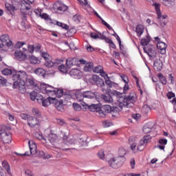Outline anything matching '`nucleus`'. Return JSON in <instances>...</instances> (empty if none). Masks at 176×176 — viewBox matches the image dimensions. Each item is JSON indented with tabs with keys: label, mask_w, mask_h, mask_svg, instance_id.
<instances>
[{
	"label": "nucleus",
	"mask_w": 176,
	"mask_h": 176,
	"mask_svg": "<svg viewBox=\"0 0 176 176\" xmlns=\"http://www.w3.org/2000/svg\"><path fill=\"white\" fill-rule=\"evenodd\" d=\"M131 140H133V138H130L129 140V142L131 144V149L132 151H135V148H137V143L133 142L131 144Z\"/></svg>",
	"instance_id": "nucleus-56"
},
{
	"label": "nucleus",
	"mask_w": 176,
	"mask_h": 176,
	"mask_svg": "<svg viewBox=\"0 0 176 176\" xmlns=\"http://www.w3.org/2000/svg\"><path fill=\"white\" fill-rule=\"evenodd\" d=\"M41 44H36L34 45V52H36V53H38V52L41 51Z\"/></svg>",
	"instance_id": "nucleus-63"
},
{
	"label": "nucleus",
	"mask_w": 176,
	"mask_h": 176,
	"mask_svg": "<svg viewBox=\"0 0 176 176\" xmlns=\"http://www.w3.org/2000/svg\"><path fill=\"white\" fill-rule=\"evenodd\" d=\"M41 56L44 58L45 63L44 65L47 67V68H52V67H54L56 65V64H60L61 60L56 59L55 62L52 61V56L46 52L44 51H40Z\"/></svg>",
	"instance_id": "nucleus-4"
},
{
	"label": "nucleus",
	"mask_w": 176,
	"mask_h": 176,
	"mask_svg": "<svg viewBox=\"0 0 176 176\" xmlns=\"http://www.w3.org/2000/svg\"><path fill=\"white\" fill-rule=\"evenodd\" d=\"M76 98L77 101H79L80 102L83 101V99L85 98V94L83 92H78L76 94Z\"/></svg>",
	"instance_id": "nucleus-35"
},
{
	"label": "nucleus",
	"mask_w": 176,
	"mask_h": 176,
	"mask_svg": "<svg viewBox=\"0 0 176 176\" xmlns=\"http://www.w3.org/2000/svg\"><path fill=\"white\" fill-rule=\"evenodd\" d=\"M85 98H89L93 100V98H97L98 96V92H93L91 91H83Z\"/></svg>",
	"instance_id": "nucleus-19"
},
{
	"label": "nucleus",
	"mask_w": 176,
	"mask_h": 176,
	"mask_svg": "<svg viewBox=\"0 0 176 176\" xmlns=\"http://www.w3.org/2000/svg\"><path fill=\"white\" fill-rule=\"evenodd\" d=\"M25 82H24L23 85H22L21 83H19V85L17 86V87H19V93H21V94H24V93H25L26 89H25Z\"/></svg>",
	"instance_id": "nucleus-34"
},
{
	"label": "nucleus",
	"mask_w": 176,
	"mask_h": 176,
	"mask_svg": "<svg viewBox=\"0 0 176 176\" xmlns=\"http://www.w3.org/2000/svg\"><path fill=\"white\" fill-rule=\"evenodd\" d=\"M40 16L41 17V19L46 20V21H52V19H50V17H49V15L46 13H43L42 14H40Z\"/></svg>",
	"instance_id": "nucleus-49"
},
{
	"label": "nucleus",
	"mask_w": 176,
	"mask_h": 176,
	"mask_svg": "<svg viewBox=\"0 0 176 176\" xmlns=\"http://www.w3.org/2000/svg\"><path fill=\"white\" fill-rule=\"evenodd\" d=\"M92 80H94V83L98 86V87H101L102 93H107V89L105 87V82L102 80V78H100V76L97 75H94L93 76Z\"/></svg>",
	"instance_id": "nucleus-10"
},
{
	"label": "nucleus",
	"mask_w": 176,
	"mask_h": 176,
	"mask_svg": "<svg viewBox=\"0 0 176 176\" xmlns=\"http://www.w3.org/2000/svg\"><path fill=\"white\" fill-rule=\"evenodd\" d=\"M79 60L76 58H69L66 60V65L68 68H72L74 65H78Z\"/></svg>",
	"instance_id": "nucleus-20"
},
{
	"label": "nucleus",
	"mask_w": 176,
	"mask_h": 176,
	"mask_svg": "<svg viewBox=\"0 0 176 176\" xmlns=\"http://www.w3.org/2000/svg\"><path fill=\"white\" fill-rule=\"evenodd\" d=\"M12 80H14L13 89H17L19 83L23 85L27 79V73L24 71L15 72L12 74Z\"/></svg>",
	"instance_id": "nucleus-2"
},
{
	"label": "nucleus",
	"mask_w": 176,
	"mask_h": 176,
	"mask_svg": "<svg viewBox=\"0 0 176 176\" xmlns=\"http://www.w3.org/2000/svg\"><path fill=\"white\" fill-rule=\"evenodd\" d=\"M105 80V84L109 86V87H112L113 82L109 80V77H107Z\"/></svg>",
	"instance_id": "nucleus-59"
},
{
	"label": "nucleus",
	"mask_w": 176,
	"mask_h": 176,
	"mask_svg": "<svg viewBox=\"0 0 176 176\" xmlns=\"http://www.w3.org/2000/svg\"><path fill=\"white\" fill-rule=\"evenodd\" d=\"M2 167L4 168L9 175L12 176V173L10 172V165H9V162H8V161L4 160L2 162Z\"/></svg>",
	"instance_id": "nucleus-30"
},
{
	"label": "nucleus",
	"mask_w": 176,
	"mask_h": 176,
	"mask_svg": "<svg viewBox=\"0 0 176 176\" xmlns=\"http://www.w3.org/2000/svg\"><path fill=\"white\" fill-rule=\"evenodd\" d=\"M54 8L60 12H67V10H68V6H65L64 3H60V2H56L55 3Z\"/></svg>",
	"instance_id": "nucleus-23"
},
{
	"label": "nucleus",
	"mask_w": 176,
	"mask_h": 176,
	"mask_svg": "<svg viewBox=\"0 0 176 176\" xmlns=\"http://www.w3.org/2000/svg\"><path fill=\"white\" fill-rule=\"evenodd\" d=\"M73 107L75 111H80V109H82V107H80V105L77 103H74Z\"/></svg>",
	"instance_id": "nucleus-64"
},
{
	"label": "nucleus",
	"mask_w": 176,
	"mask_h": 176,
	"mask_svg": "<svg viewBox=\"0 0 176 176\" xmlns=\"http://www.w3.org/2000/svg\"><path fill=\"white\" fill-rule=\"evenodd\" d=\"M34 74L38 76H42L45 79L46 78V70L42 67H38L34 70Z\"/></svg>",
	"instance_id": "nucleus-26"
},
{
	"label": "nucleus",
	"mask_w": 176,
	"mask_h": 176,
	"mask_svg": "<svg viewBox=\"0 0 176 176\" xmlns=\"http://www.w3.org/2000/svg\"><path fill=\"white\" fill-rule=\"evenodd\" d=\"M65 144H67V145H74L76 144V140L75 138L68 139L67 142H65Z\"/></svg>",
	"instance_id": "nucleus-57"
},
{
	"label": "nucleus",
	"mask_w": 176,
	"mask_h": 176,
	"mask_svg": "<svg viewBox=\"0 0 176 176\" xmlns=\"http://www.w3.org/2000/svg\"><path fill=\"white\" fill-rule=\"evenodd\" d=\"M25 84L26 86H35V79H34V77L27 75Z\"/></svg>",
	"instance_id": "nucleus-28"
},
{
	"label": "nucleus",
	"mask_w": 176,
	"mask_h": 176,
	"mask_svg": "<svg viewBox=\"0 0 176 176\" xmlns=\"http://www.w3.org/2000/svg\"><path fill=\"white\" fill-rule=\"evenodd\" d=\"M102 21V24H103V25H105V27H107V28H108V30H109V31H113V28H112L111 27V25L109 24H108V23H107L106 21H104V19H100Z\"/></svg>",
	"instance_id": "nucleus-55"
},
{
	"label": "nucleus",
	"mask_w": 176,
	"mask_h": 176,
	"mask_svg": "<svg viewBox=\"0 0 176 176\" xmlns=\"http://www.w3.org/2000/svg\"><path fill=\"white\" fill-rule=\"evenodd\" d=\"M0 135L4 144H10L12 142V133L8 131V127H0Z\"/></svg>",
	"instance_id": "nucleus-6"
},
{
	"label": "nucleus",
	"mask_w": 176,
	"mask_h": 176,
	"mask_svg": "<svg viewBox=\"0 0 176 176\" xmlns=\"http://www.w3.org/2000/svg\"><path fill=\"white\" fill-rule=\"evenodd\" d=\"M143 50L144 53H146L148 57H150V60H153L154 58H156L157 53L156 52V48H155V47H153V45L146 47H144L143 48Z\"/></svg>",
	"instance_id": "nucleus-11"
},
{
	"label": "nucleus",
	"mask_w": 176,
	"mask_h": 176,
	"mask_svg": "<svg viewBox=\"0 0 176 176\" xmlns=\"http://www.w3.org/2000/svg\"><path fill=\"white\" fill-rule=\"evenodd\" d=\"M60 133L62 134L63 142H67V141L69 140L68 135H67V133L63 131H60Z\"/></svg>",
	"instance_id": "nucleus-58"
},
{
	"label": "nucleus",
	"mask_w": 176,
	"mask_h": 176,
	"mask_svg": "<svg viewBox=\"0 0 176 176\" xmlns=\"http://www.w3.org/2000/svg\"><path fill=\"white\" fill-rule=\"evenodd\" d=\"M80 70L78 69H72L70 72V74L73 76H80Z\"/></svg>",
	"instance_id": "nucleus-42"
},
{
	"label": "nucleus",
	"mask_w": 176,
	"mask_h": 176,
	"mask_svg": "<svg viewBox=\"0 0 176 176\" xmlns=\"http://www.w3.org/2000/svg\"><path fill=\"white\" fill-rule=\"evenodd\" d=\"M174 2H175V0H163L162 3L164 5V6H173L174 5Z\"/></svg>",
	"instance_id": "nucleus-39"
},
{
	"label": "nucleus",
	"mask_w": 176,
	"mask_h": 176,
	"mask_svg": "<svg viewBox=\"0 0 176 176\" xmlns=\"http://www.w3.org/2000/svg\"><path fill=\"white\" fill-rule=\"evenodd\" d=\"M14 56L15 58H16V60H19V61H24V60L27 58V55L24 54L23 52L20 50H16L14 52Z\"/></svg>",
	"instance_id": "nucleus-18"
},
{
	"label": "nucleus",
	"mask_w": 176,
	"mask_h": 176,
	"mask_svg": "<svg viewBox=\"0 0 176 176\" xmlns=\"http://www.w3.org/2000/svg\"><path fill=\"white\" fill-rule=\"evenodd\" d=\"M40 99H37V102L38 104H42L43 107H49L50 104H53V101H54V98L48 97L47 98H44L43 96H40Z\"/></svg>",
	"instance_id": "nucleus-13"
},
{
	"label": "nucleus",
	"mask_w": 176,
	"mask_h": 176,
	"mask_svg": "<svg viewBox=\"0 0 176 176\" xmlns=\"http://www.w3.org/2000/svg\"><path fill=\"white\" fill-rule=\"evenodd\" d=\"M25 45V42H21V41H18L14 45L15 49H20V47H23Z\"/></svg>",
	"instance_id": "nucleus-53"
},
{
	"label": "nucleus",
	"mask_w": 176,
	"mask_h": 176,
	"mask_svg": "<svg viewBox=\"0 0 176 176\" xmlns=\"http://www.w3.org/2000/svg\"><path fill=\"white\" fill-rule=\"evenodd\" d=\"M82 107H85V108H88L89 111L91 112H96V115H99L100 113V106L96 104H91L88 105L85 102H82Z\"/></svg>",
	"instance_id": "nucleus-16"
},
{
	"label": "nucleus",
	"mask_w": 176,
	"mask_h": 176,
	"mask_svg": "<svg viewBox=\"0 0 176 176\" xmlns=\"http://www.w3.org/2000/svg\"><path fill=\"white\" fill-rule=\"evenodd\" d=\"M103 67L101 65H98L95 67L93 69L94 72H96V74H100V72H101V71H102Z\"/></svg>",
	"instance_id": "nucleus-54"
},
{
	"label": "nucleus",
	"mask_w": 176,
	"mask_h": 176,
	"mask_svg": "<svg viewBox=\"0 0 176 176\" xmlns=\"http://www.w3.org/2000/svg\"><path fill=\"white\" fill-rule=\"evenodd\" d=\"M167 140L166 139H160L159 140V144L157 145V148L159 149H161V151H164V148H166V145H167Z\"/></svg>",
	"instance_id": "nucleus-29"
},
{
	"label": "nucleus",
	"mask_w": 176,
	"mask_h": 176,
	"mask_svg": "<svg viewBox=\"0 0 176 176\" xmlns=\"http://www.w3.org/2000/svg\"><path fill=\"white\" fill-rule=\"evenodd\" d=\"M155 41L157 42V47L160 50L161 54H166V50L167 49V44L160 41L159 37H155Z\"/></svg>",
	"instance_id": "nucleus-14"
},
{
	"label": "nucleus",
	"mask_w": 176,
	"mask_h": 176,
	"mask_svg": "<svg viewBox=\"0 0 176 176\" xmlns=\"http://www.w3.org/2000/svg\"><path fill=\"white\" fill-rule=\"evenodd\" d=\"M152 137L149 135H144L142 139L140 141V144L138 146V151H140V152L144 151V148H145V146L149 141H151Z\"/></svg>",
	"instance_id": "nucleus-12"
},
{
	"label": "nucleus",
	"mask_w": 176,
	"mask_h": 176,
	"mask_svg": "<svg viewBox=\"0 0 176 176\" xmlns=\"http://www.w3.org/2000/svg\"><path fill=\"white\" fill-rule=\"evenodd\" d=\"M58 69L60 71V72H62V74H67V67H65V65H60V66H58Z\"/></svg>",
	"instance_id": "nucleus-48"
},
{
	"label": "nucleus",
	"mask_w": 176,
	"mask_h": 176,
	"mask_svg": "<svg viewBox=\"0 0 176 176\" xmlns=\"http://www.w3.org/2000/svg\"><path fill=\"white\" fill-rule=\"evenodd\" d=\"M151 131H152V126H149L148 124L143 126V133H144V134H149Z\"/></svg>",
	"instance_id": "nucleus-36"
},
{
	"label": "nucleus",
	"mask_w": 176,
	"mask_h": 176,
	"mask_svg": "<svg viewBox=\"0 0 176 176\" xmlns=\"http://www.w3.org/2000/svg\"><path fill=\"white\" fill-rule=\"evenodd\" d=\"M112 107L109 104H106L100 107L99 114H96L98 118H102V119L107 117V113H111L112 112Z\"/></svg>",
	"instance_id": "nucleus-8"
},
{
	"label": "nucleus",
	"mask_w": 176,
	"mask_h": 176,
	"mask_svg": "<svg viewBox=\"0 0 176 176\" xmlns=\"http://www.w3.org/2000/svg\"><path fill=\"white\" fill-rule=\"evenodd\" d=\"M32 113L36 118H39V116H41V111H39V109H32Z\"/></svg>",
	"instance_id": "nucleus-51"
},
{
	"label": "nucleus",
	"mask_w": 176,
	"mask_h": 176,
	"mask_svg": "<svg viewBox=\"0 0 176 176\" xmlns=\"http://www.w3.org/2000/svg\"><path fill=\"white\" fill-rule=\"evenodd\" d=\"M126 149L123 148H120L118 150V157H124V155H126Z\"/></svg>",
	"instance_id": "nucleus-44"
},
{
	"label": "nucleus",
	"mask_w": 176,
	"mask_h": 176,
	"mask_svg": "<svg viewBox=\"0 0 176 176\" xmlns=\"http://www.w3.org/2000/svg\"><path fill=\"white\" fill-rule=\"evenodd\" d=\"M1 72H2L3 75H6V76L12 75V69H8V68L3 69Z\"/></svg>",
	"instance_id": "nucleus-47"
},
{
	"label": "nucleus",
	"mask_w": 176,
	"mask_h": 176,
	"mask_svg": "<svg viewBox=\"0 0 176 176\" xmlns=\"http://www.w3.org/2000/svg\"><path fill=\"white\" fill-rule=\"evenodd\" d=\"M5 6H6V9L7 10L8 14H11V16H14V10H16V8L10 5V3H6Z\"/></svg>",
	"instance_id": "nucleus-25"
},
{
	"label": "nucleus",
	"mask_w": 176,
	"mask_h": 176,
	"mask_svg": "<svg viewBox=\"0 0 176 176\" xmlns=\"http://www.w3.org/2000/svg\"><path fill=\"white\" fill-rule=\"evenodd\" d=\"M47 140L52 145L56 146V144H57V135L51 132L47 137Z\"/></svg>",
	"instance_id": "nucleus-24"
},
{
	"label": "nucleus",
	"mask_w": 176,
	"mask_h": 176,
	"mask_svg": "<svg viewBox=\"0 0 176 176\" xmlns=\"http://www.w3.org/2000/svg\"><path fill=\"white\" fill-rule=\"evenodd\" d=\"M112 94L118 98V107L120 109H122L123 107H125V108H133V107H134V102H135V96H134V94H130L129 95L123 97L122 93L118 91H113Z\"/></svg>",
	"instance_id": "nucleus-1"
},
{
	"label": "nucleus",
	"mask_w": 176,
	"mask_h": 176,
	"mask_svg": "<svg viewBox=\"0 0 176 176\" xmlns=\"http://www.w3.org/2000/svg\"><path fill=\"white\" fill-rule=\"evenodd\" d=\"M145 28L142 25H138L135 29V32L138 34V36L140 38L142 34H144V30Z\"/></svg>",
	"instance_id": "nucleus-31"
},
{
	"label": "nucleus",
	"mask_w": 176,
	"mask_h": 176,
	"mask_svg": "<svg viewBox=\"0 0 176 176\" xmlns=\"http://www.w3.org/2000/svg\"><path fill=\"white\" fill-rule=\"evenodd\" d=\"M159 78H160V80L161 82V83L162 85H167V80L166 79V77H164L163 76V74L162 73H160L159 75H158Z\"/></svg>",
	"instance_id": "nucleus-46"
},
{
	"label": "nucleus",
	"mask_w": 176,
	"mask_h": 176,
	"mask_svg": "<svg viewBox=\"0 0 176 176\" xmlns=\"http://www.w3.org/2000/svg\"><path fill=\"white\" fill-rule=\"evenodd\" d=\"M98 155L99 156L100 159H102V160H104V159H105V153L102 150H100L98 153Z\"/></svg>",
	"instance_id": "nucleus-62"
},
{
	"label": "nucleus",
	"mask_w": 176,
	"mask_h": 176,
	"mask_svg": "<svg viewBox=\"0 0 176 176\" xmlns=\"http://www.w3.org/2000/svg\"><path fill=\"white\" fill-rule=\"evenodd\" d=\"M5 45L9 48L13 47V42L10 41V38L8 34H3L0 36V49L3 48Z\"/></svg>",
	"instance_id": "nucleus-7"
},
{
	"label": "nucleus",
	"mask_w": 176,
	"mask_h": 176,
	"mask_svg": "<svg viewBox=\"0 0 176 176\" xmlns=\"http://www.w3.org/2000/svg\"><path fill=\"white\" fill-rule=\"evenodd\" d=\"M103 93L105 94H102L101 98L104 101V102H108L109 104L113 102V99L112 98V96H111V94H109L108 89H107V92Z\"/></svg>",
	"instance_id": "nucleus-21"
},
{
	"label": "nucleus",
	"mask_w": 176,
	"mask_h": 176,
	"mask_svg": "<svg viewBox=\"0 0 176 176\" xmlns=\"http://www.w3.org/2000/svg\"><path fill=\"white\" fill-rule=\"evenodd\" d=\"M153 65L155 71L157 72L162 71V69L163 68V63L160 60V59H157L154 62Z\"/></svg>",
	"instance_id": "nucleus-27"
},
{
	"label": "nucleus",
	"mask_w": 176,
	"mask_h": 176,
	"mask_svg": "<svg viewBox=\"0 0 176 176\" xmlns=\"http://www.w3.org/2000/svg\"><path fill=\"white\" fill-rule=\"evenodd\" d=\"M41 90L44 94L53 96L56 94V90H57V88H54V87L50 86L47 84H43L41 85Z\"/></svg>",
	"instance_id": "nucleus-9"
},
{
	"label": "nucleus",
	"mask_w": 176,
	"mask_h": 176,
	"mask_svg": "<svg viewBox=\"0 0 176 176\" xmlns=\"http://www.w3.org/2000/svg\"><path fill=\"white\" fill-rule=\"evenodd\" d=\"M56 123L57 124H59V126H64L65 124H66L65 120L60 118L56 119Z\"/></svg>",
	"instance_id": "nucleus-61"
},
{
	"label": "nucleus",
	"mask_w": 176,
	"mask_h": 176,
	"mask_svg": "<svg viewBox=\"0 0 176 176\" xmlns=\"http://www.w3.org/2000/svg\"><path fill=\"white\" fill-rule=\"evenodd\" d=\"M22 6H25L26 10H31V5L25 1H22Z\"/></svg>",
	"instance_id": "nucleus-52"
},
{
	"label": "nucleus",
	"mask_w": 176,
	"mask_h": 176,
	"mask_svg": "<svg viewBox=\"0 0 176 176\" xmlns=\"http://www.w3.org/2000/svg\"><path fill=\"white\" fill-rule=\"evenodd\" d=\"M152 6L155 9L156 13L157 14L158 23L161 27H166L168 21H167V15H162V11H160V3L156 1H152Z\"/></svg>",
	"instance_id": "nucleus-3"
},
{
	"label": "nucleus",
	"mask_w": 176,
	"mask_h": 176,
	"mask_svg": "<svg viewBox=\"0 0 176 176\" xmlns=\"http://www.w3.org/2000/svg\"><path fill=\"white\" fill-rule=\"evenodd\" d=\"M54 96H56L58 98H61L63 96H64V91L63 89H56L55 90V94Z\"/></svg>",
	"instance_id": "nucleus-40"
},
{
	"label": "nucleus",
	"mask_w": 176,
	"mask_h": 176,
	"mask_svg": "<svg viewBox=\"0 0 176 176\" xmlns=\"http://www.w3.org/2000/svg\"><path fill=\"white\" fill-rule=\"evenodd\" d=\"M56 24L58 27H61V28H63V30H69V26H68L67 24L60 23L59 21H56Z\"/></svg>",
	"instance_id": "nucleus-43"
},
{
	"label": "nucleus",
	"mask_w": 176,
	"mask_h": 176,
	"mask_svg": "<svg viewBox=\"0 0 176 176\" xmlns=\"http://www.w3.org/2000/svg\"><path fill=\"white\" fill-rule=\"evenodd\" d=\"M93 69V63H87L84 68L85 71L87 72H89V71H91Z\"/></svg>",
	"instance_id": "nucleus-50"
},
{
	"label": "nucleus",
	"mask_w": 176,
	"mask_h": 176,
	"mask_svg": "<svg viewBox=\"0 0 176 176\" xmlns=\"http://www.w3.org/2000/svg\"><path fill=\"white\" fill-rule=\"evenodd\" d=\"M20 116L21 119H23V120H28V119L31 118V116L26 113H21Z\"/></svg>",
	"instance_id": "nucleus-60"
},
{
	"label": "nucleus",
	"mask_w": 176,
	"mask_h": 176,
	"mask_svg": "<svg viewBox=\"0 0 176 176\" xmlns=\"http://www.w3.org/2000/svg\"><path fill=\"white\" fill-rule=\"evenodd\" d=\"M149 42H151V38L149 36H146V38L141 39L140 45H142V46H146L148 45Z\"/></svg>",
	"instance_id": "nucleus-33"
},
{
	"label": "nucleus",
	"mask_w": 176,
	"mask_h": 176,
	"mask_svg": "<svg viewBox=\"0 0 176 176\" xmlns=\"http://www.w3.org/2000/svg\"><path fill=\"white\" fill-rule=\"evenodd\" d=\"M142 112L146 115V113H149L151 112V107L148 104H144L142 109Z\"/></svg>",
	"instance_id": "nucleus-41"
},
{
	"label": "nucleus",
	"mask_w": 176,
	"mask_h": 176,
	"mask_svg": "<svg viewBox=\"0 0 176 176\" xmlns=\"http://www.w3.org/2000/svg\"><path fill=\"white\" fill-rule=\"evenodd\" d=\"M41 96H38V94H36V92L35 91H32L30 93V99L32 100V101H35V100H36V101H38V99H40Z\"/></svg>",
	"instance_id": "nucleus-37"
},
{
	"label": "nucleus",
	"mask_w": 176,
	"mask_h": 176,
	"mask_svg": "<svg viewBox=\"0 0 176 176\" xmlns=\"http://www.w3.org/2000/svg\"><path fill=\"white\" fill-rule=\"evenodd\" d=\"M36 153H38L39 156L43 157V159H50V157H52V155L48 153L46 154V153H45L43 151H37Z\"/></svg>",
	"instance_id": "nucleus-32"
},
{
	"label": "nucleus",
	"mask_w": 176,
	"mask_h": 176,
	"mask_svg": "<svg viewBox=\"0 0 176 176\" xmlns=\"http://www.w3.org/2000/svg\"><path fill=\"white\" fill-rule=\"evenodd\" d=\"M30 61L31 64H41V60L34 56H32L30 57Z\"/></svg>",
	"instance_id": "nucleus-38"
},
{
	"label": "nucleus",
	"mask_w": 176,
	"mask_h": 176,
	"mask_svg": "<svg viewBox=\"0 0 176 176\" xmlns=\"http://www.w3.org/2000/svg\"><path fill=\"white\" fill-rule=\"evenodd\" d=\"M124 162H126V157H115L109 159L108 164L112 168H119V167L123 166Z\"/></svg>",
	"instance_id": "nucleus-5"
},
{
	"label": "nucleus",
	"mask_w": 176,
	"mask_h": 176,
	"mask_svg": "<svg viewBox=\"0 0 176 176\" xmlns=\"http://www.w3.org/2000/svg\"><path fill=\"white\" fill-rule=\"evenodd\" d=\"M52 104H54V107L56 108V109H58V111H63L64 109V104L63 103V100H57L56 98H54Z\"/></svg>",
	"instance_id": "nucleus-22"
},
{
	"label": "nucleus",
	"mask_w": 176,
	"mask_h": 176,
	"mask_svg": "<svg viewBox=\"0 0 176 176\" xmlns=\"http://www.w3.org/2000/svg\"><path fill=\"white\" fill-rule=\"evenodd\" d=\"M29 148L30 152H25L24 154H21V156H30V155H36L38 153L36 151V144L29 142Z\"/></svg>",
	"instance_id": "nucleus-17"
},
{
	"label": "nucleus",
	"mask_w": 176,
	"mask_h": 176,
	"mask_svg": "<svg viewBox=\"0 0 176 176\" xmlns=\"http://www.w3.org/2000/svg\"><path fill=\"white\" fill-rule=\"evenodd\" d=\"M28 124L32 129H34L35 127L36 128L41 127V121H39V120H38V118L35 117L30 116L29 117Z\"/></svg>",
	"instance_id": "nucleus-15"
},
{
	"label": "nucleus",
	"mask_w": 176,
	"mask_h": 176,
	"mask_svg": "<svg viewBox=\"0 0 176 176\" xmlns=\"http://www.w3.org/2000/svg\"><path fill=\"white\" fill-rule=\"evenodd\" d=\"M114 34H112L113 36H115L116 38V40L118 41L120 46V49L122 50V41L120 40V37H119V35L116 34V32L115 30H113Z\"/></svg>",
	"instance_id": "nucleus-45"
}]
</instances>
